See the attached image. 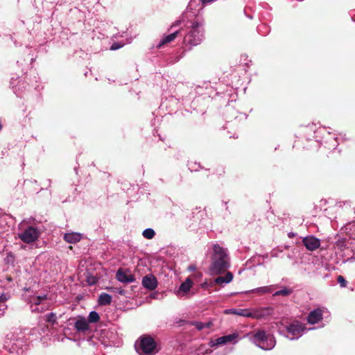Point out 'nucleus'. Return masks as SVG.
<instances>
[{"label":"nucleus","mask_w":355,"mask_h":355,"mask_svg":"<svg viewBox=\"0 0 355 355\" xmlns=\"http://www.w3.org/2000/svg\"><path fill=\"white\" fill-rule=\"evenodd\" d=\"M246 336L249 338L251 342L264 350H270L275 345V338L270 334H267L262 329L256 330L248 334Z\"/></svg>","instance_id":"obj_2"},{"label":"nucleus","mask_w":355,"mask_h":355,"mask_svg":"<svg viewBox=\"0 0 355 355\" xmlns=\"http://www.w3.org/2000/svg\"><path fill=\"white\" fill-rule=\"evenodd\" d=\"M196 266L194 265H191V266H189L188 269L190 270V271H193L196 270Z\"/></svg>","instance_id":"obj_31"},{"label":"nucleus","mask_w":355,"mask_h":355,"mask_svg":"<svg viewBox=\"0 0 355 355\" xmlns=\"http://www.w3.org/2000/svg\"><path fill=\"white\" fill-rule=\"evenodd\" d=\"M82 237V234L78 232H69L64 235V241L69 243H76L80 241Z\"/></svg>","instance_id":"obj_15"},{"label":"nucleus","mask_w":355,"mask_h":355,"mask_svg":"<svg viewBox=\"0 0 355 355\" xmlns=\"http://www.w3.org/2000/svg\"><path fill=\"white\" fill-rule=\"evenodd\" d=\"M10 295L8 293H2L0 294V302H4L10 299Z\"/></svg>","instance_id":"obj_26"},{"label":"nucleus","mask_w":355,"mask_h":355,"mask_svg":"<svg viewBox=\"0 0 355 355\" xmlns=\"http://www.w3.org/2000/svg\"><path fill=\"white\" fill-rule=\"evenodd\" d=\"M181 23V20H178L177 21H175L172 26L171 27H173V26H179Z\"/></svg>","instance_id":"obj_32"},{"label":"nucleus","mask_w":355,"mask_h":355,"mask_svg":"<svg viewBox=\"0 0 355 355\" xmlns=\"http://www.w3.org/2000/svg\"><path fill=\"white\" fill-rule=\"evenodd\" d=\"M4 347H5L6 348H7V347H8V343H7V341H6V340L5 341Z\"/></svg>","instance_id":"obj_33"},{"label":"nucleus","mask_w":355,"mask_h":355,"mask_svg":"<svg viewBox=\"0 0 355 355\" xmlns=\"http://www.w3.org/2000/svg\"><path fill=\"white\" fill-rule=\"evenodd\" d=\"M89 284H94V281L89 282Z\"/></svg>","instance_id":"obj_35"},{"label":"nucleus","mask_w":355,"mask_h":355,"mask_svg":"<svg viewBox=\"0 0 355 355\" xmlns=\"http://www.w3.org/2000/svg\"><path fill=\"white\" fill-rule=\"evenodd\" d=\"M142 285L144 288L153 291L157 286V279L151 275H146L142 279Z\"/></svg>","instance_id":"obj_12"},{"label":"nucleus","mask_w":355,"mask_h":355,"mask_svg":"<svg viewBox=\"0 0 355 355\" xmlns=\"http://www.w3.org/2000/svg\"><path fill=\"white\" fill-rule=\"evenodd\" d=\"M47 300L46 295H32L28 299V303L32 312L42 313L47 309V304L45 302Z\"/></svg>","instance_id":"obj_7"},{"label":"nucleus","mask_w":355,"mask_h":355,"mask_svg":"<svg viewBox=\"0 0 355 355\" xmlns=\"http://www.w3.org/2000/svg\"><path fill=\"white\" fill-rule=\"evenodd\" d=\"M205 38L204 22L195 21L188 33L184 36V44L191 46L198 45Z\"/></svg>","instance_id":"obj_3"},{"label":"nucleus","mask_w":355,"mask_h":355,"mask_svg":"<svg viewBox=\"0 0 355 355\" xmlns=\"http://www.w3.org/2000/svg\"><path fill=\"white\" fill-rule=\"evenodd\" d=\"M291 293V290L287 288H284L282 290L276 291L273 295L274 296H278V295H283V296H287L289 295Z\"/></svg>","instance_id":"obj_24"},{"label":"nucleus","mask_w":355,"mask_h":355,"mask_svg":"<svg viewBox=\"0 0 355 355\" xmlns=\"http://www.w3.org/2000/svg\"><path fill=\"white\" fill-rule=\"evenodd\" d=\"M192 286H193V282L191 281V279L187 278L180 286V287L177 291V295L179 297H183V296L186 295L190 291Z\"/></svg>","instance_id":"obj_14"},{"label":"nucleus","mask_w":355,"mask_h":355,"mask_svg":"<svg viewBox=\"0 0 355 355\" xmlns=\"http://www.w3.org/2000/svg\"><path fill=\"white\" fill-rule=\"evenodd\" d=\"M12 350H15L14 347H12V348L9 349V352H12Z\"/></svg>","instance_id":"obj_34"},{"label":"nucleus","mask_w":355,"mask_h":355,"mask_svg":"<svg viewBox=\"0 0 355 355\" xmlns=\"http://www.w3.org/2000/svg\"><path fill=\"white\" fill-rule=\"evenodd\" d=\"M268 309H260L254 310H250L248 309H230L225 310L224 313L234 314L245 318L260 319L264 318L266 315V312H268Z\"/></svg>","instance_id":"obj_6"},{"label":"nucleus","mask_w":355,"mask_h":355,"mask_svg":"<svg viewBox=\"0 0 355 355\" xmlns=\"http://www.w3.org/2000/svg\"><path fill=\"white\" fill-rule=\"evenodd\" d=\"M136 350L139 354L144 355H154L159 348L154 339L148 336H142L135 344Z\"/></svg>","instance_id":"obj_5"},{"label":"nucleus","mask_w":355,"mask_h":355,"mask_svg":"<svg viewBox=\"0 0 355 355\" xmlns=\"http://www.w3.org/2000/svg\"><path fill=\"white\" fill-rule=\"evenodd\" d=\"M282 327V322L277 323L279 333L290 340L299 338L306 329L304 326L298 321L293 322L284 329Z\"/></svg>","instance_id":"obj_4"},{"label":"nucleus","mask_w":355,"mask_h":355,"mask_svg":"<svg viewBox=\"0 0 355 355\" xmlns=\"http://www.w3.org/2000/svg\"><path fill=\"white\" fill-rule=\"evenodd\" d=\"M6 309H7L6 305H3V306H0V318L3 317L4 315Z\"/></svg>","instance_id":"obj_29"},{"label":"nucleus","mask_w":355,"mask_h":355,"mask_svg":"<svg viewBox=\"0 0 355 355\" xmlns=\"http://www.w3.org/2000/svg\"><path fill=\"white\" fill-rule=\"evenodd\" d=\"M239 337V334L234 332L232 334L219 337L215 340H211L209 343V345L211 347H218L219 345H225L227 343L234 342L236 343L237 341L236 339Z\"/></svg>","instance_id":"obj_9"},{"label":"nucleus","mask_w":355,"mask_h":355,"mask_svg":"<svg viewBox=\"0 0 355 355\" xmlns=\"http://www.w3.org/2000/svg\"><path fill=\"white\" fill-rule=\"evenodd\" d=\"M155 231L151 228H148L144 230L142 235L144 238L151 239L155 236Z\"/></svg>","instance_id":"obj_22"},{"label":"nucleus","mask_w":355,"mask_h":355,"mask_svg":"<svg viewBox=\"0 0 355 355\" xmlns=\"http://www.w3.org/2000/svg\"><path fill=\"white\" fill-rule=\"evenodd\" d=\"M274 286H267L259 287L257 288L252 289L250 291H246V293H256L258 295H261L266 293H271L274 291Z\"/></svg>","instance_id":"obj_16"},{"label":"nucleus","mask_w":355,"mask_h":355,"mask_svg":"<svg viewBox=\"0 0 355 355\" xmlns=\"http://www.w3.org/2000/svg\"><path fill=\"white\" fill-rule=\"evenodd\" d=\"M338 282L340 284V285L342 286V287H345L347 286V282L346 280L345 279V278L341 276V275H339L338 277Z\"/></svg>","instance_id":"obj_27"},{"label":"nucleus","mask_w":355,"mask_h":355,"mask_svg":"<svg viewBox=\"0 0 355 355\" xmlns=\"http://www.w3.org/2000/svg\"><path fill=\"white\" fill-rule=\"evenodd\" d=\"M99 315L96 311H91L88 316V322H96L99 320Z\"/></svg>","instance_id":"obj_23"},{"label":"nucleus","mask_w":355,"mask_h":355,"mask_svg":"<svg viewBox=\"0 0 355 355\" xmlns=\"http://www.w3.org/2000/svg\"><path fill=\"white\" fill-rule=\"evenodd\" d=\"M75 328L78 331L85 332L89 329V322L85 318L80 317L76 320Z\"/></svg>","instance_id":"obj_17"},{"label":"nucleus","mask_w":355,"mask_h":355,"mask_svg":"<svg viewBox=\"0 0 355 355\" xmlns=\"http://www.w3.org/2000/svg\"><path fill=\"white\" fill-rule=\"evenodd\" d=\"M322 319V310L320 308L315 309L310 312L307 317L309 324H314Z\"/></svg>","instance_id":"obj_13"},{"label":"nucleus","mask_w":355,"mask_h":355,"mask_svg":"<svg viewBox=\"0 0 355 355\" xmlns=\"http://www.w3.org/2000/svg\"><path fill=\"white\" fill-rule=\"evenodd\" d=\"M214 285V281H213V282H210V283H207V282H205L202 283V284L200 285V286H201V288H209V287H211V286H213Z\"/></svg>","instance_id":"obj_28"},{"label":"nucleus","mask_w":355,"mask_h":355,"mask_svg":"<svg viewBox=\"0 0 355 355\" xmlns=\"http://www.w3.org/2000/svg\"><path fill=\"white\" fill-rule=\"evenodd\" d=\"M178 34V31H175L174 33L164 37L162 40H160V42L158 44V47H161L164 44H165L166 43H169V42H172L173 40H174L175 39V37H177Z\"/></svg>","instance_id":"obj_19"},{"label":"nucleus","mask_w":355,"mask_h":355,"mask_svg":"<svg viewBox=\"0 0 355 355\" xmlns=\"http://www.w3.org/2000/svg\"><path fill=\"white\" fill-rule=\"evenodd\" d=\"M123 46V44H119L114 43L111 46L110 49L112 51L117 50V49L121 48Z\"/></svg>","instance_id":"obj_30"},{"label":"nucleus","mask_w":355,"mask_h":355,"mask_svg":"<svg viewBox=\"0 0 355 355\" xmlns=\"http://www.w3.org/2000/svg\"><path fill=\"white\" fill-rule=\"evenodd\" d=\"M196 328L198 330H202L205 328H209L211 327V323L210 322H205V323H203V322H193V324Z\"/></svg>","instance_id":"obj_21"},{"label":"nucleus","mask_w":355,"mask_h":355,"mask_svg":"<svg viewBox=\"0 0 355 355\" xmlns=\"http://www.w3.org/2000/svg\"><path fill=\"white\" fill-rule=\"evenodd\" d=\"M233 279V275L231 272H227L225 276H220L214 280V284L223 285L230 283Z\"/></svg>","instance_id":"obj_18"},{"label":"nucleus","mask_w":355,"mask_h":355,"mask_svg":"<svg viewBox=\"0 0 355 355\" xmlns=\"http://www.w3.org/2000/svg\"><path fill=\"white\" fill-rule=\"evenodd\" d=\"M46 321L51 324H54L56 322V315L53 313H49L46 315Z\"/></svg>","instance_id":"obj_25"},{"label":"nucleus","mask_w":355,"mask_h":355,"mask_svg":"<svg viewBox=\"0 0 355 355\" xmlns=\"http://www.w3.org/2000/svg\"><path fill=\"white\" fill-rule=\"evenodd\" d=\"M302 243L309 251L317 250L320 245V240L313 236H306L302 239Z\"/></svg>","instance_id":"obj_10"},{"label":"nucleus","mask_w":355,"mask_h":355,"mask_svg":"<svg viewBox=\"0 0 355 355\" xmlns=\"http://www.w3.org/2000/svg\"><path fill=\"white\" fill-rule=\"evenodd\" d=\"M40 232L36 227H28L24 231L18 234V237L26 243L35 242L40 237Z\"/></svg>","instance_id":"obj_8"},{"label":"nucleus","mask_w":355,"mask_h":355,"mask_svg":"<svg viewBox=\"0 0 355 355\" xmlns=\"http://www.w3.org/2000/svg\"><path fill=\"white\" fill-rule=\"evenodd\" d=\"M116 277L117 280L122 283H132L135 279L129 272L123 271L122 269L118 270Z\"/></svg>","instance_id":"obj_11"},{"label":"nucleus","mask_w":355,"mask_h":355,"mask_svg":"<svg viewBox=\"0 0 355 355\" xmlns=\"http://www.w3.org/2000/svg\"><path fill=\"white\" fill-rule=\"evenodd\" d=\"M212 249L209 273L215 276L223 273L230 267V259L227 250L219 244H213Z\"/></svg>","instance_id":"obj_1"},{"label":"nucleus","mask_w":355,"mask_h":355,"mask_svg":"<svg viewBox=\"0 0 355 355\" xmlns=\"http://www.w3.org/2000/svg\"><path fill=\"white\" fill-rule=\"evenodd\" d=\"M112 296L107 293H101L98 297V304L101 305H106L110 304Z\"/></svg>","instance_id":"obj_20"}]
</instances>
